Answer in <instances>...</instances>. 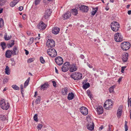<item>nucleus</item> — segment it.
Returning a JSON list of instances; mask_svg holds the SVG:
<instances>
[{"mask_svg": "<svg viewBox=\"0 0 131 131\" xmlns=\"http://www.w3.org/2000/svg\"><path fill=\"white\" fill-rule=\"evenodd\" d=\"M71 77L75 80H80L82 79V75L81 73L78 72L73 73L70 76Z\"/></svg>", "mask_w": 131, "mask_h": 131, "instance_id": "1", "label": "nucleus"}, {"mask_svg": "<svg viewBox=\"0 0 131 131\" xmlns=\"http://www.w3.org/2000/svg\"><path fill=\"white\" fill-rule=\"evenodd\" d=\"M111 27L112 30L114 32H117L120 28V25L116 21L112 22L111 24Z\"/></svg>", "mask_w": 131, "mask_h": 131, "instance_id": "2", "label": "nucleus"}, {"mask_svg": "<svg viewBox=\"0 0 131 131\" xmlns=\"http://www.w3.org/2000/svg\"><path fill=\"white\" fill-rule=\"evenodd\" d=\"M0 106L2 108L6 110H7L9 107V103L5 102L4 99H2L0 101Z\"/></svg>", "mask_w": 131, "mask_h": 131, "instance_id": "3", "label": "nucleus"}, {"mask_svg": "<svg viewBox=\"0 0 131 131\" xmlns=\"http://www.w3.org/2000/svg\"><path fill=\"white\" fill-rule=\"evenodd\" d=\"M130 43L128 42H123L121 43V49L125 51L128 50L130 48Z\"/></svg>", "mask_w": 131, "mask_h": 131, "instance_id": "4", "label": "nucleus"}, {"mask_svg": "<svg viewBox=\"0 0 131 131\" xmlns=\"http://www.w3.org/2000/svg\"><path fill=\"white\" fill-rule=\"evenodd\" d=\"M113 103L111 100L108 99L106 101L104 104V107L107 110H109L112 107Z\"/></svg>", "mask_w": 131, "mask_h": 131, "instance_id": "5", "label": "nucleus"}, {"mask_svg": "<svg viewBox=\"0 0 131 131\" xmlns=\"http://www.w3.org/2000/svg\"><path fill=\"white\" fill-rule=\"evenodd\" d=\"M47 52L48 54L52 57H55L57 54L56 51L54 48L49 49L47 50Z\"/></svg>", "mask_w": 131, "mask_h": 131, "instance_id": "6", "label": "nucleus"}, {"mask_svg": "<svg viewBox=\"0 0 131 131\" xmlns=\"http://www.w3.org/2000/svg\"><path fill=\"white\" fill-rule=\"evenodd\" d=\"M54 41L52 39H48L46 42L47 46L49 48H52L55 46Z\"/></svg>", "mask_w": 131, "mask_h": 131, "instance_id": "7", "label": "nucleus"}, {"mask_svg": "<svg viewBox=\"0 0 131 131\" xmlns=\"http://www.w3.org/2000/svg\"><path fill=\"white\" fill-rule=\"evenodd\" d=\"M114 39L117 42H120L123 40V38L121 34L118 32L115 33L114 35Z\"/></svg>", "mask_w": 131, "mask_h": 131, "instance_id": "8", "label": "nucleus"}, {"mask_svg": "<svg viewBox=\"0 0 131 131\" xmlns=\"http://www.w3.org/2000/svg\"><path fill=\"white\" fill-rule=\"evenodd\" d=\"M70 64L69 62H66L64 63L62 66V71L64 72H67L69 70Z\"/></svg>", "mask_w": 131, "mask_h": 131, "instance_id": "9", "label": "nucleus"}, {"mask_svg": "<svg viewBox=\"0 0 131 131\" xmlns=\"http://www.w3.org/2000/svg\"><path fill=\"white\" fill-rule=\"evenodd\" d=\"M78 67L75 64L73 63L69 66V71L70 72H72L76 71L78 69Z\"/></svg>", "mask_w": 131, "mask_h": 131, "instance_id": "10", "label": "nucleus"}, {"mask_svg": "<svg viewBox=\"0 0 131 131\" xmlns=\"http://www.w3.org/2000/svg\"><path fill=\"white\" fill-rule=\"evenodd\" d=\"M55 60L56 63L59 66L62 65L63 63V59L60 57H57L55 59Z\"/></svg>", "mask_w": 131, "mask_h": 131, "instance_id": "11", "label": "nucleus"}, {"mask_svg": "<svg viewBox=\"0 0 131 131\" xmlns=\"http://www.w3.org/2000/svg\"><path fill=\"white\" fill-rule=\"evenodd\" d=\"M80 110L81 113L84 115H86L88 114V110L86 108L82 106L80 108Z\"/></svg>", "mask_w": 131, "mask_h": 131, "instance_id": "12", "label": "nucleus"}, {"mask_svg": "<svg viewBox=\"0 0 131 131\" xmlns=\"http://www.w3.org/2000/svg\"><path fill=\"white\" fill-rule=\"evenodd\" d=\"M46 25L41 21L38 24V28L41 30H43L46 28Z\"/></svg>", "mask_w": 131, "mask_h": 131, "instance_id": "13", "label": "nucleus"}, {"mask_svg": "<svg viewBox=\"0 0 131 131\" xmlns=\"http://www.w3.org/2000/svg\"><path fill=\"white\" fill-rule=\"evenodd\" d=\"M51 11V10L50 9H47L46 10L45 13V14L44 15V18L45 19H48L51 14L52 13Z\"/></svg>", "mask_w": 131, "mask_h": 131, "instance_id": "14", "label": "nucleus"}, {"mask_svg": "<svg viewBox=\"0 0 131 131\" xmlns=\"http://www.w3.org/2000/svg\"><path fill=\"white\" fill-rule=\"evenodd\" d=\"M94 124L93 122H89L87 125V128L91 130H92L94 128Z\"/></svg>", "mask_w": 131, "mask_h": 131, "instance_id": "15", "label": "nucleus"}, {"mask_svg": "<svg viewBox=\"0 0 131 131\" xmlns=\"http://www.w3.org/2000/svg\"><path fill=\"white\" fill-rule=\"evenodd\" d=\"M71 16V13L69 12H67L64 14L62 15L63 19L65 20L69 18Z\"/></svg>", "mask_w": 131, "mask_h": 131, "instance_id": "16", "label": "nucleus"}, {"mask_svg": "<svg viewBox=\"0 0 131 131\" xmlns=\"http://www.w3.org/2000/svg\"><path fill=\"white\" fill-rule=\"evenodd\" d=\"M122 106H120L118 109L117 113V116L118 118H120L122 115Z\"/></svg>", "mask_w": 131, "mask_h": 131, "instance_id": "17", "label": "nucleus"}, {"mask_svg": "<svg viewBox=\"0 0 131 131\" xmlns=\"http://www.w3.org/2000/svg\"><path fill=\"white\" fill-rule=\"evenodd\" d=\"M75 97V94L72 92H69L67 96V99L69 100H71L73 99Z\"/></svg>", "mask_w": 131, "mask_h": 131, "instance_id": "18", "label": "nucleus"}, {"mask_svg": "<svg viewBox=\"0 0 131 131\" xmlns=\"http://www.w3.org/2000/svg\"><path fill=\"white\" fill-rule=\"evenodd\" d=\"M13 55H15L17 54L18 52V48L17 47L14 46L13 48V50H11Z\"/></svg>", "mask_w": 131, "mask_h": 131, "instance_id": "19", "label": "nucleus"}, {"mask_svg": "<svg viewBox=\"0 0 131 131\" xmlns=\"http://www.w3.org/2000/svg\"><path fill=\"white\" fill-rule=\"evenodd\" d=\"M79 7L81 10H82L84 12H87L89 9L88 6L83 5H81Z\"/></svg>", "mask_w": 131, "mask_h": 131, "instance_id": "20", "label": "nucleus"}, {"mask_svg": "<svg viewBox=\"0 0 131 131\" xmlns=\"http://www.w3.org/2000/svg\"><path fill=\"white\" fill-rule=\"evenodd\" d=\"M49 86V84L47 82H46L44 84L41 85L40 89L41 90H46Z\"/></svg>", "mask_w": 131, "mask_h": 131, "instance_id": "21", "label": "nucleus"}, {"mask_svg": "<svg viewBox=\"0 0 131 131\" xmlns=\"http://www.w3.org/2000/svg\"><path fill=\"white\" fill-rule=\"evenodd\" d=\"M68 88L67 87H65L62 89L61 91L62 95H67L68 93Z\"/></svg>", "mask_w": 131, "mask_h": 131, "instance_id": "22", "label": "nucleus"}, {"mask_svg": "<svg viewBox=\"0 0 131 131\" xmlns=\"http://www.w3.org/2000/svg\"><path fill=\"white\" fill-rule=\"evenodd\" d=\"M59 28L58 27H56L53 28L52 32L53 34L56 35L59 33Z\"/></svg>", "mask_w": 131, "mask_h": 131, "instance_id": "23", "label": "nucleus"}, {"mask_svg": "<svg viewBox=\"0 0 131 131\" xmlns=\"http://www.w3.org/2000/svg\"><path fill=\"white\" fill-rule=\"evenodd\" d=\"M128 53H126L123 54L122 59L124 62H126L128 60Z\"/></svg>", "mask_w": 131, "mask_h": 131, "instance_id": "24", "label": "nucleus"}, {"mask_svg": "<svg viewBox=\"0 0 131 131\" xmlns=\"http://www.w3.org/2000/svg\"><path fill=\"white\" fill-rule=\"evenodd\" d=\"M5 55L6 58H10L11 57L12 55V51L9 50H7L6 52Z\"/></svg>", "mask_w": 131, "mask_h": 131, "instance_id": "25", "label": "nucleus"}, {"mask_svg": "<svg viewBox=\"0 0 131 131\" xmlns=\"http://www.w3.org/2000/svg\"><path fill=\"white\" fill-rule=\"evenodd\" d=\"M96 111L98 114H102L103 112V108L101 106H99L96 108Z\"/></svg>", "mask_w": 131, "mask_h": 131, "instance_id": "26", "label": "nucleus"}, {"mask_svg": "<svg viewBox=\"0 0 131 131\" xmlns=\"http://www.w3.org/2000/svg\"><path fill=\"white\" fill-rule=\"evenodd\" d=\"M5 72V74H6L9 75L10 74V70L8 66H6Z\"/></svg>", "mask_w": 131, "mask_h": 131, "instance_id": "27", "label": "nucleus"}, {"mask_svg": "<svg viewBox=\"0 0 131 131\" xmlns=\"http://www.w3.org/2000/svg\"><path fill=\"white\" fill-rule=\"evenodd\" d=\"M30 79V78L28 77L25 82L24 84V88H26L28 85Z\"/></svg>", "mask_w": 131, "mask_h": 131, "instance_id": "28", "label": "nucleus"}, {"mask_svg": "<svg viewBox=\"0 0 131 131\" xmlns=\"http://www.w3.org/2000/svg\"><path fill=\"white\" fill-rule=\"evenodd\" d=\"M71 12L72 13L75 15H77L78 14V10L77 9H72Z\"/></svg>", "mask_w": 131, "mask_h": 131, "instance_id": "29", "label": "nucleus"}, {"mask_svg": "<svg viewBox=\"0 0 131 131\" xmlns=\"http://www.w3.org/2000/svg\"><path fill=\"white\" fill-rule=\"evenodd\" d=\"M12 37V36L11 35L10 36H7L6 33H5L4 36V38L6 40H7L10 39Z\"/></svg>", "mask_w": 131, "mask_h": 131, "instance_id": "30", "label": "nucleus"}, {"mask_svg": "<svg viewBox=\"0 0 131 131\" xmlns=\"http://www.w3.org/2000/svg\"><path fill=\"white\" fill-rule=\"evenodd\" d=\"M98 9V8L97 7H96L95 8H93V10L91 12V15L93 16L97 12Z\"/></svg>", "mask_w": 131, "mask_h": 131, "instance_id": "31", "label": "nucleus"}, {"mask_svg": "<svg viewBox=\"0 0 131 131\" xmlns=\"http://www.w3.org/2000/svg\"><path fill=\"white\" fill-rule=\"evenodd\" d=\"M90 86V84L88 83H86L83 85V89H86L89 88Z\"/></svg>", "mask_w": 131, "mask_h": 131, "instance_id": "32", "label": "nucleus"}, {"mask_svg": "<svg viewBox=\"0 0 131 131\" xmlns=\"http://www.w3.org/2000/svg\"><path fill=\"white\" fill-rule=\"evenodd\" d=\"M4 25L3 19L1 18H0V28H2Z\"/></svg>", "mask_w": 131, "mask_h": 131, "instance_id": "33", "label": "nucleus"}, {"mask_svg": "<svg viewBox=\"0 0 131 131\" xmlns=\"http://www.w3.org/2000/svg\"><path fill=\"white\" fill-rule=\"evenodd\" d=\"M12 87L15 90H19V88L16 85H13L12 86Z\"/></svg>", "mask_w": 131, "mask_h": 131, "instance_id": "34", "label": "nucleus"}, {"mask_svg": "<svg viewBox=\"0 0 131 131\" xmlns=\"http://www.w3.org/2000/svg\"><path fill=\"white\" fill-rule=\"evenodd\" d=\"M11 42H10L9 44L8 45V47H11L14 45V41L13 40H12L11 41Z\"/></svg>", "mask_w": 131, "mask_h": 131, "instance_id": "35", "label": "nucleus"}, {"mask_svg": "<svg viewBox=\"0 0 131 131\" xmlns=\"http://www.w3.org/2000/svg\"><path fill=\"white\" fill-rule=\"evenodd\" d=\"M115 88V86L113 85L109 89V91L110 93H112L114 91V88Z\"/></svg>", "mask_w": 131, "mask_h": 131, "instance_id": "36", "label": "nucleus"}, {"mask_svg": "<svg viewBox=\"0 0 131 131\" xmlns=\"http://www.w3.org/2000/svg\"><path fill=\"white\" fill-rule=\"evenodd\" d=\"M6 1V0H0V6H2L4 5Z\"/></svg>", "mask_w": 131, "mask_h": 131, "instance_id": "37", "label": "nucleus"}, {"mask_svg": "<svg viewBox=\"0 0 131 131\" xmlns=\"http://www.w3.org/2000/svg\"><path fill=\"white\" fill-rule=\"evenodd\" d=\"M1 46L2 47L3 50L6 48V43L4 42H1Z\"/></svg>", "mask_w": 131, "mask_h": 131, "instance_id": "38", "label": "nucleus"}, {"mask_svg": "<svg viewBox=\"0 0 131 131\" xmlns=\"http://www.w3.org/2000/svg\"><path fill=\"white\" fill-rule=\"evenodd\" d=\"M87 93L88 96L90 98H91L92 97V95L90 91V90H87Z\"/></svg>", "mask_w": 131, "mask_h": 131, "instance_id": "39", "label": "nucleus"}, {"mask_svg": "<svg viewBox=\"0 0 131 131\" xmlns=\"http://www.w3.org/2000/svg\"><path fill=\"white\" fill-rule=\"evenodd\" d=\"M41 0H35L34 3L35 5H37L40 3Z\"/></svg>", "mask_w": 131, "mask_h": 131, "instance_id": "40", "label": "nucleus"}, {"mask_svg": "<svg viewBox=\"0 0 131 131\" xmlns=\"http://www.w3.org/2000/svg\"><path fill=\"white\" fill-rule=\"evenodd\" d=\"M40 60L41 62L42 63H45V61L42 57H41L40 58Z\"/></svg>", "mask_w": 131, "mask_h": 131, "instance_id": "41", "label": "nucleus"}, {"mask_svg": "<svg viewBox=\"0 0 131 131\" xmlns=\"http://www.w3.org/2000/svg\"><path fill=\"white\" fill-rule=\"evenodd\" d=\"M40 97L39 96H38V97H37V99L35 102L37 104H38L39 102L40 101Z\"/></svg>", "mask_w": 131, "mask_h": 131, "instance_id": "42", "label": "nucleus"}, {"mask_svg": "<svg viewBox=\"0 0 131 131\" xmlns=\"http://www.w3.org/2000/svg\"><path fill=\"white\" fill-rule=\"evenodd\" d=\"M34 39L33 37L31 38H30L29 42V43L30 44V45L33 43L34 41Z\"/></svg>", "mask_w": 131, "mask_h": 131, "instance_id": "43", "label": "nucleus"}, {"mask_svg": "<svg viewBox=\"0 0 131 131\" xmlns=\"http://www.w3.org/2000/svg\"><path fill=\"white\" fill-rule=\"evenodd\" d=\"M37 117V115L36 114H35L34 117V120L36 122H37L38 121Z\"/></svg>", "mask_w": 131, "mask_h": 131, "instance_id": "44", "label": "nucleus"}, {"mask_svg": "<svg viewBox=\"0 0 131 131\" xmlns=\"http://www.w3.org/2000/svg\"><path fill=\"white\" fill-rule=\"evenodd\" d=\"M127 122L126 121H125V123L124 125L125 128V131H127L128 130V127L127 126Z\"/></svg>", "mask_w": 131, "mask_h": 131, "instance_id": "45", "label": "nucleus"}, {"mask_svg": "<svg viewBox=\"0 0 131 131\" xmlns=\"http://www.w3.org/2000/svg\"><path fill=\"white\" fill-rule=\"evenodd\" d=\"M34 61V58H30V59H29L28 60H27V62L28 63H30L32 62H33Z\"/></svg>", "mask_w": 131, "mask_h": 131, "instance_id": "46", "label": "nucleus"}, {"mask_svg": "<svg viewBox=\"0 0 131 131\" xmlns=\"http://www.w3.org/2000/svg\"><path fill=\"white\" fill-rule=\"evenodd\" d=\"M10 5L12 7H13L16 4H15V3H14V1H13L10 3Z\"/></svg>", "mask_w": 131, "mask_h": 131, "instance_id": "47", "label": "nucleus"}, {"mask_svg": "<svg viewBox=\"0 0 131 131\" xmlns=\"http://www.w3.org/2000/svg\"><path fill=\"white\" fill-rule=\"evenodd\" d=\"M8 81V80L7 78H6L4 79L3 80V82L4 83H7Z\"/></svg>", "mask_w": 131, "mask_h": 131, "instance_id": "48", "label": "nucleus"}, {"mask_svg": "<svg viewBox=\"0 0 131 131\" xmlns=\"http://www.w3.org/2000/svg\"><path fill=\"white\" fill-rule=\"evenodd\" d=\"M42 126L43 125H42L41 124H39L38 125L37 127L40 130Z\"/></svg>", "mask_w": 131, "mask_h": 131, "instance_id": "49", "label": "nucleus"}, {"mask_svg": "<svg viewBox=\"0 0 131 131\" xmlns=\"http://www.w3.org/2000/svg\"><path fill=\"white\" fill-rule=\"evenodd\" d=\"M126 68V67L125 66L122 67L121 72L122 73H123L124 72V69Z\"/></svg>", "mask_w": 131, "mask_h": 131, "instance_id": "50", "label": "nucleus"}, {"mask_svg": "<svg viewBox=\"0 0 131 131\" xmlns=\"http://www.w3.org/2000/svg\"><path fill=\"white\" fill-rule=\"evenodd\" d=\"M52 82L53 83V86L55 87H56L57 85H56V83L55 82V81H52Z\"/></svg>", "mask_w": 131, "mask_h": 131, "instance_id": "51", "label": "nucleus"}, {"mask_svg": "<svg viewBox=\"0 0 131 131\" xmlns=\"http://www.w3.org/2000/svg\"><path fill=\"white\" fill-rule=\"evenodd\" d=\"M23 85L21 84L20 85V89L21 90V93H22V91H23Z\"/></svg>", "mask_w": 131, "mask_h": 131, "instance_id": "52", "label": "nucleus"}, {"mask_svg": "<svg viewBox=\"0 0 131 131\" xmlns=\"http://www.w3.org/2000/svg\"><path fill=\"white\" fill-rule=\"evenodd\" d=\"M131 103V98L129 99L128 98V106H129V103Z\"/></svg>", "mask_w": 131, "mask_h": 131, "instance_id": "53", "label": "nucleus"}, {"mask_svg": "<svg viewBox=\"0 0 131 131\" xmlns=\"http://www.w3.org/2000/svg\"><path fill=\"white\" fill-rule=\"evenodd\" d=\"M23 6H20L19 7V10L21 11L23 9Z\"/></svg>", "mask_w": 131, "mask_h": 131, "instance_id": "54", "label": "nucleus"}, {"mask_svg": "<svg viewBox=\"0 0 131 131\" xmlns=\"http://www.w3.org/2000/svg\"><path fill=\"white\" fill-rule=\"evenodd\" d=\"M80 57L82 59H83L84 58V56L83 54H81L80 56Z\"/></svg>", "mask_w": 131, "mask_h": 131, "instance_id": "55", "label": "nucleus"}, {"mask_svg": "<svg viewBox=\"0 0 131 131\" xmlns=\"http://www.w3.org/2000/svg\"><path fill=\"white\" fill-rule=\"evenodd\" d=\"M16 4L19 1V0H14L13 1Z\"/></svg>", "mask_w": 131, "mask_h": 131, "instance_id": "56", "label": "nucleus"}, {"mask_svg": "<svg viewBox=\"0 0 131 131\" xmlns=\"http://www.w3.org/2000/svg\"><path fill=\"white\" fill-rule=\"evenodd\" d=\"M87 65L89 66V67L90 68H92L93 67L89 64L88 63Z\"/></svg>", "mask_w": 131, "mask_h": 131, "instance_id": "57", "label": "nucleus"}, {"mask_svg": "<svg viewBox=\"0 0 131 131\" xmlns=\"http://www.w3.org/2000/svg\"><path fill=\"white\" fill-rule=\"evenodd\" d=\"M25 54H26L27 55L29 54V52L28 51V50L25 49Z\"/></svg>", "mask_w": 131, "mask_h": 131, "instance_id": "58", "label": "nucleus"}, {"mask_svg": "<svg viewBox=\"0 0 131 131\" xmlns=\"http://www.w3.org/2000/svg\"><path fill=\"white\" fill-rule=\"evenodd\" d=\"M103 126H102L99 127V130H101L102 129H103Z\"/></svg>", "mask_w": 131, "mask_h": 131, "instance_id": "59", "label": "nucleus"}, {"mask_svg": "<svg viewBox=\"0 0 131 131\" xmlns=\"http://www.w3.org/2000/svg\"><path fill=\"white\" fill-rule=\"evenodd\" d=\"M55 69L56 72L57 74L58 73V70L57 69L56 67H55Z\"/></svg>", "mask_w": 131, "mask_h": 131, "instance_id": "60", "label": "nucleus"}, {"mask_svg": "<svg viewBox=\"0 0 131 131\" xmlns=\"http://www.w3.org/2000/svg\"><path fill=\"white\" fill-rule=\"evenodd\" d=\"M127 13L129 15H130L131 14V10H129L127 12Z\"/></svg>", "mask_w": 131, "mask_h": 131, "instance_id": "61", "label": "nucleus"}, {"mask_svg": "<svg viewBox=\"0 0 131 131\" xmlns=\"http://www.w3.org/2000/svg\"><path fill=\"white\" fill-rule=\"evenodd\" d=\"M122 79V78L121 77L119 79H118V82H119L121 81V80Z\"/></svg>", "mask_w": 131, "mask_h": 131, "instance_id": "62", "label": "nucleus"}, {"mask_svg": "<svg viewBox=\"0 0 131 131\" xmlns=\"http://www.w3.org/2000/svg\"><path fill=\"white\" fill-rule=\"evenodd\" d=\"M26 16V15H23L22 17L24 19H25Z\"/></svg>", "mask_w": 131, "mask_h": 131, "instance_id": "63", "label": "nucleus"}, {"mask_svg": "<svg viewBox=\"0 0 131 131\" xmlns=\"http://www.w3.org/2000/svg\"><path fill=\"white\" fill-rule=\"evenodd\" d=\"M111 127L109 126V128L107 131H111Z\"/></svg>", "mask_w": 131, "mask_h": 131, "instance_id": "64", "label": "nucleus"}]
</instances>
